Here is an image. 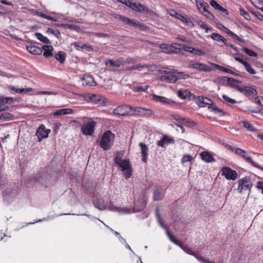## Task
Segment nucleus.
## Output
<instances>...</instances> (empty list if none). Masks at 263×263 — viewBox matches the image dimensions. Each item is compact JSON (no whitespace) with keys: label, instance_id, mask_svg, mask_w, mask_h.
<instances>
[{"label":"nucleus","instance_id":"obj_1","mask_svg":"<svg viewBox=\"0 0 263 263\" xmlns=\"http://www.w3.org/2000/svg\"><path fill=\"white\" fill-rule=\"evenodd\" d=\"M115 135L110 130L105 132L100 141V146L104 151H107L112 146L115 140Z\"/></svg>","mask_w":263,"mask_h":263},{"label":"nucleus","instance_id":"obj_2","mask_svg":"<svg viewBox=\"0 0 263 263\" xmlns=\"http://www.w3.org/2000/svg\"><path fill=\"white\" fill-rule=\"evenodd\" d=\"M196 103L200 107H208L213 111L222 112V109L218 108L210 99L203 96H198Z\"/></svg>","mask_w":263,"mask_h":263},{"label":"nucleus","instance_id":"obj_3","mask_svg":"<svg viewBox=\"0 0 263 263\" xmlns=\"http://www.w3.org/2000/svg\"><path fill=\"white\" fill-rule=\"evenodd\" d=\"M118 2L121 3L127 7L131 8L132 10L137 12H142L145 11L147 14H151L152 11L146 7L145 6L142 5L141 3L134 2L130 0H117Z\"/></svg>","mask_w":263,"mask_h":263},{"label":"nucleus","instance_id":"obj_4","mask_svg":"<svg viewBox=\"0 0 263 263\" xmlns=\"http://www.w3.org/2000/svg\"><path fill=\"white\" fill-rule=\"evenodd\" d=\"M238 186L237 191L239 193L242 194L246 191L250 192L253 183L250 179L247 177H243L238 180Z\"/></svg>","mask_w":263,"mask_h":263},{"label":"nucleus","instance_id":"obj_5","mask_svg":"<svg viewBox=\"0 0 263 263\" xmlns=\"http://www.w3.org/2000/svg\"><path fill=\"white\" fill-rule=\"evenodd\" d=\"M136 111L137 110L135 108H133L128 105H122L115 108L113 113L119 116H124L133 115Z\"/></svg>","mask_w":263,"mask_h":263},{"label":"nucleus","instance_id":"obj_6","mask_svg":"<svg viewBox=\"0 0 263 263\" xmlns=\"http://www.w3.org/2000/svg\"><path fill=\"white\" fill-rule=\"evenodd\" d=\"M87 121L82 126L81 130L84 135L90 136L94 133L96 123L92 118H88Z\"/></svg>","mask_w":263,"mask_h":263},{"label":"nucleus","instance_id":"obj_7","mask_svg":"<svg viewBox=\"0 0 263 263\" xmlns=\"http://www.w3.org/2000/svg\"><path fill=\"white\" fill-rule=\"evenodd\" d=\"M118 165L121 168L122 171L124 172L125 178L126 179L129 178L132 176L133 170L129 159L122 160Z\"/></svg>","mask_w":263,"mask_h":263},{"label":"nucleus","instance_id":"obj_8","mask_svg":"<svg viewBox=\"0 0 263 263\" xmlns=\"http://www.w3.org/2000/svg\"><path fill=\"white\" fill-rule=\"evenodd\" d=\"M239 92L250 100H252L257 94L255 86H241Z\"/></svg>","mask_w":263,"mask_h":263},{"label":"nucleus","instance_id":"obj_9","mask_svg":"<svg viewBox=\"0 0 263 263\" xmlns=\"http://www.w3.org/2000/svg\"><path fill=\"white\" fill-rule=\"evenodd\" d=\"M162 73L165 74L159 77V80L167 83H175L179 79L181 78L176 76L173 72L166 70H163Z\"/></svg>","mask_w":263,"mask_h":263},{"label":"nucleus","instance_id":"obj_10","mask_svg":"<svg viewBox=\"0 0 263 263\" xmlns=\"http://www.w3.org/2000/svg\"><path fill=\"white\" fill-rule=\"evenodd\" d=\"M188 67L189 68L196 69L199 71H210L212 70L211 67L194 60H191L189 62Z\"/></svg>","mask_w":263,"mask_h":263},{"label":"nucleus","instance_id":"obj_11","mask_svg":"<svg viewBox=\"0 0 263 263\" xmlns=\"http://www.w3.org/2000/svg\"><path fill=\"white\" fill-rule=\"evenodd\" d=\"M221 171V175L224 176L227 180H235L237 178V172L229 167H223Z\"/></svg>","mask_w":263,"mask_h":263},{"label":"nucleus","instance_id":"obj_12","mask_svg":"<svg viewBox=\"0 0 263 263\" xmlns=\"http://www.w3.org/2000/svg\"><path fill=\"white\" fill-rule=\"evenodd\" d=\"M235 154L242 158L247 162L250 163L253 166L258 167L257 164L253 161L251 157L249 156L248 153L245 150L240 148H237L235 149Z\"/></svg>","mask_w":263,"mask_h":263},{"label":"nucleus","instance_id":"obj_13","mask_svg":"<svg viewBox=\"0 0 263 263\" xmlns=\"http://www.w3.org/2000/svg\"><path fill=\"white\" fill-rule=\"evenodd\" d=\"M175 143V140L173 137L164 135L160 140L156 142L157 146L162 148H165L166 145L172 144Z\"/></svg>","mask_w":263,"mask_h":263},{"label":"nucleus","instance_id":"obj_14","mask_svg":"<svg viewBox=\"0 0 263 263\" xmlns=\"http://www.w3.org/2000/svg\"><path fill=\"white\" fill-rule=\"evenodd\" d=\"M147 204V198L145 196L134 202V210L137 212L143 211Z\"/></svg>","mask_w":263,"mask_h":263},{"label":"nucleus","instance_id":"obj_15","mask_svg":"<svg viewBox=\"0 0 263 263\" xmlns=\"http://www.w3.org/2000/svg\"><path fill=\"white\" fill-rule=\"evenodd\" d=\"M50 132L49 129H46L44 125L41 124L37 128L36 135L39 138V141H41L42 139L46 138Z\"/></svg>","mask_w":263,"mask_h":263},{"label":"nucleus","instance_id":"obj_16","mask_svg":"<svg viewBox=\"0 0 263 263\" xmlns=\"http://www.w3.org/2000/svg\"><path fill=\"white\" fill-rule=\"evenodd\" d=\"M221 80L227 81L226 86H230L233 88L236 89L238 91H239L241 86L237 84L236 83H240L241 81L236 80L232 78H229L227 77H223L221 78Z\"/></svg>","mask_w":263,"mask_h":263},{"label":"nucleus","instance_id":"obj_17","mask_svg":"<svg viewBox=\"0 0 263 263\" xmlns=\"http://www.w3.org/2000/svg\"><path fill=\"white\" fill-rule=\"evenodd\" d=\"M13 102V99L11 97H0V111L7 110L9 109L7 105Z\"/></svg>","mask_w":263,"mask_h":263},{"label":"nucleus","instance_id":"obj_18","mask_svg":"<svg viewBox=\"0 0 263 263\" xmlns=\"http://www.w3.org/2000/svg\"><path fill=\"white\" fill-rule=\"evenodd\" d=\"M202 160L206 163H211L215 162V160L212 154L208 151H203L199 154Z\"/></svg>","mask_w":263,"mask_h":263},{"label":"nucleus","instance_id":"obj_19","mask_svg":"<svg viewBox=\"0 0 263 263\" xmlns=\"http://www.w3.org/2000/svg\"><path fill=\"white\" fill-rule=\"evenodd\" d=\"M177 93L178 97L182 99H185L188 98L190 99L196 98L195 95L192 93L190 91H188L187 90L180 89L178 91Z\"/></svg>","mask_w":263,"mask_h":263},{"label":"nucleus","instance_id":"obj_20","mask_svg":"<svg viewBox=\"0 0 263 263\" xmlns=\"http://www.w3.org/2000/svg\"><path fill=\"white\" fill-rule=\"evenodd\" d=\"M139 146L141 149L142 160L143 162L146 163L147 160L148 148L145 144L142 142L139 143Z\"/></svg>","mask_w":263,"mask_h":263},{"label":"nucleus","instance_id":"obj_21","mask_svg":"<svg viewBox=\"0 0 263 263\" xmlns=\"http://www.w3.org/2000/svg\"><path fill=\"white\" fill-rule=\"evenodd\" d=\"M165 193V190L162 189H157L154 192L153 195V199L155 201H159L162 199Z\"/></svg>","mask_w":263,"mask_h":263},{"label":"nucleus","instance_id":"obj_22","mask_svg":"<svg viewBox=\"0 0 263 263\" xmlns=\"http://www.w3.org/2000/svg\"><path fill=\"white\" fill-rule=\"evenodd\" d=\"M27 50L29 53L34 55H40L43 52L41 48L34 45L27 46Z\"/></svg>","mask_w":263,"mask_h":263},{"label":"nucleus","instance_id":"obj_23","mask_svg":"<svg viewBox=\"0 0 263 263\" xmlns=\"http://www.w3.org/2000/svg\"><path fill=\"white\" fill-rule=\"evenodd\" d=\"M73 110L71 108H63L57 110L53 113L54 116H59L62 115H70L73 114Z\"/></svg>","mask_w":263,"mask_h":263},{"label":"nucleus","instance_id":"obj_24","mask_svg":"<svg viewBox=\"0 0 263 263\" xmlns=\"http://www.w3.org/2000/svg\"><path fill=\"white\" fill-rule=\"evenodd\" d=\"M9 89L11 91L17 93H26L31 92L32 90V89L31 88H17L15 86H10Z\"/></svg>","mask_w":263,"mask_h":263},{"label":"nucleus","instance_id":"obj_25","mask_svg":"<svg viewBox=\"0 0 263 263\" xmlns=\"http://www.w3.org/2000/svg\"><path fill=\"white\" fill-rule=\"evenodd\" d=\"M82 81L83 85H84L93 86L95 83L93 77L88 75L84 76L82 78Z\"/></svg>","mask_w":263,"mask_h":263},{"label":"nucleus","instance_id":"obj_26","mask_svg":"<svg viewBox=\"0 0 263 263\" xmlns=\"http://www.w3.org/2000/svg\"><path fill=\"white\" fill-rule=\"evenodd\" d=\"M112 16L114 18L120 20L121 22L127 25H129V24L132 23V19L122 16L119 14H112Z\"/></svg>","mask_w":263,"mask_h":263},{"label":"nucleus","instance_id":"obj_27","mask_svg":"<svg viewBox=\"0 0 263 263\" xmlns=\"http://www.w3.org/2000/svg\"><path fill=\"white\" fill-rule=\"evenodd\" d=\"M109 209L111 211L114 212H122L124 213H129L131 212V210L129 208L116 206L114 205H110Z\"/></svg>","mask_w":263,"mask_h":263},{"label":"nucleus","instance_id":"obj_28","mask_svg":"<svg viewBox=\"0 0 263 263\" xmlns=\"http://www.w3.org/2000/svg\"><path fill=\"white\" fill-rule=\"evenodd\" d=\"M239 124L242 125V126L248 131L255 132L256 130V128L247 121H240Z\"/></svg>","mask_w":263,"mask_h":263},{"label":"nucleus","instance_id":"obj_29","mask_svg":"<svg viewBox=\"0 0 263 263\" xmlns=\"http://www.w3.org/2000/svg\"><path fill=\"white\" fill-rule=\"evenodd\" d=\"M42 49L44 50L43 53V55L44 57L48 58L52 55V50L53 48L52 46L44 45L42 47Z\"/></svg>","mask_w":263,"mask_h":263},{"label":"nucleus","instance_id":"obj_30","mask_svg":"<svg viewBox=\"0 0 263 263\" xmlns=\"http://www.w3.org/2000/svg\"><path fill=\"white\" fill-rule=\"evenodd\" d=\"M129 26L134 27L135 28H138L140 29H141V30H146L148 28L145 25L141 24V23H140L138 21H134L132 19V23L129 24Z\"/></svg>","mask_w":263,"mask_h":263},{"label":"nucleus","instance_id":"obj_31","mask_svg":"<svg viewBox=\"0 0 263 263\" xmlns=\"http://www.w3.org/2000/svg\"><path fill=\"white\" fill-rule=\"evenodd\" d=\"M166 234L169 237L170 240L173 242L174 244L181 247L182 245V242L177 239L175 236H174L168 230H166Z\"/></svg>","mask_w":263,"mask_h":263},{"label":"nucleus","instance_id":"obj_32","mask_svg":"<svg viewBox=\"0 0 263 263\" xmlns=\"http://www.w3.org/2000/svg\"><path fill=\"white\" fill-rule=\"evenodd\" d=\"M181 45L179 43H173L171 45V49L170 50V54L172 53H179L181 50V47L178 46Z\"/></svg>","mask_w":263,"mask_h":263},{"label":"nucleus","instance_id":"obj_33","mask_svg":"<svg viewBox=\"0 0 263 263\" xmlns=\"http://www.w3.org/2000/svg\"><path fill=\"white\" fill-rule=\"evenodd\" d=\"M210 4L214 8L228 14V10L221 6L216 1L211 0Z\"/></svg>","mask_w":263,"mask_h":263},{"label":"nucleus","instance_id":"obj_34","mask_svg":"<svg viewBox=\"0 0 263 263\" xmlns=\"http://www.w3.org/2000/svg\"><path fill=\"white\" fill-rule=\"evenodd\" d=\"M54 58L61 64H63L65 61L66 54L63 51H59L57 54H55Z\"/></svg>","mask_w":263,"mask_h":263},{"label":"nucleus","instance_id":"obj_35","mask_svg":"<svg viewBox=\"0 0 263 263\" xmlns=\"http://www.w3.org/2000/svg\"><path fill=\"white\" fill-rule=\"evenodd\" d=\"M211 38L215 41L220 42L223 43V42L226 41V39L220 34L217 33H213L211 36Z\"/></svg>","mask_w":263,"mask_h":263},{"label":"nucleus","instance_id":"obj_36","mask_svg":"<svg viewBox=\"0 0 263 263\" xmlns=\"http://www.w3.org/2000/svg\"><path fill=\"white\" fill-rule=\"evenodd\" d=\"M106 65L109 64L111 66H113L117 67H119L121 65H123V63L119 60H116L115 61H114L112 60H109L106 62Z\"/></svg>","mask_w":263,"mask_h":263},{"label":"nucleus","instance_id":"obj_37","mask_svg":"<svg viewBox=\"0 0 263 263\" xmlns=\"http://www.w3.org/2000/svg\"><path fill=\"white\" fill-rule=\"evenodd\" d=\"M36 37L41 42L49 44L50 40L46 36H44L42 33L37 32L35 34Z\"/></svg>","mask_w":263,"mask_h":263},{"label":"nucleus","instance_id":"obj_38","mask_svg":"<svg viewBox=\"0 0 263 263\" xmlns=\"http://www.w3.org/2000/svg\"><path fill=\"white\" fill-rule=\"evenodd\" d=\"M215 66L217 68V69L218 70H221L222 71H223V72H227V73H229L232 74L234 75V76H238V74H237V73L235 72L234 71L231 70L230 69H228L227 68L224 67H223L222 66H220V65H217V64H215Z\"/></svg>","mask_w":263,"mask_h":263},{"label":"nucleus","instance_id":"obj_39","mask_svg":"<svg viewBox=\"0 0 263 263\" xmlns=\"http://www.w3.org/2000/svg\"><path fill=\"white\" fill-rule=\"evenodd\" d=\"M95 206L100 210H104L106 208V206L104 203V201L101 199H98L95 202Z\"/></svg>","mask_w":263,"mask_h":263},{"label":"nucleus","instance_id":"obj_40","mask_svg":"<svg viewBox=\"0 0 263 263\" xmlns=\"http://www.w3.org/2000/svg\"><path fill=\"white\" fill-rule=\"evenodd\" d=\"M246 70L249 73L254 74L256 73V71L252 68V66L246 61L243 64Z\"/></svg>","mask_w":263,"mask_h":263},{"label":"nucleus","instance_id":"obj_41","mask_svg":"<svg viewBox=\"0 0 263 263\" xmlns=\"http://www.w3.org/2000/svg\"><path fill=\"white\" fill-rule=\"evenodd\" d=\"M176 17L179 20H180L182 22L185 23L187 26H190V24H192L191 21L187 19L186 17L180 14L176 13Z\"/></svg>","mask_w":263,"mask_h":263},{"label":"nucleus","instance_id":"obj_42","mask_svg":"<svg viewBox=\"0 0 263 263\" xmlns=\"http://www.w3.org/2000/svg\"><path fill=\"white\" fill-rule=\"evenodd\" d=\"M226 32H227V34L230 35L234 39H235V40H237V41H239L240 42H241V43H243L244 42L243 40L240 39L237 35L235 34L234 32H233L231 30H230L229 29H227Z\"/></svg>","mask_w":263,"mask_h":263},{"label":"nucleus","instance_id":"obj_43","mask_svg":"<svg viewBox=\"0 0 263 263\" xmlns=\"http://www.w3.org/2000/svg\"><path fill=\"white\" fill-rule=\"evenodd\" d=\"M252 4L257 8L262 10L263 9V2L260 0H252Z\"/></svg>","mask_w":263,"mask_h":263},{"label":"nucleus","instance_id":"obj_44","mask_svg":"<svg viewBox=\"0 0 263 263\" xmlns=\"http://www.w3.org/2000/svg\"><path fill=\"white\" fill-rule=\"evenodd\" d=\"M239 12L241 15H242L245 19L247 20H251V16L249 14V13L247 11H246L243 8H239Z\"/></svg>","mask_w":263,"mask_h":263},{"label":"nucleus","instance_id":"obj_45","mask_svg":"<svg viewBox=\"0 0 263 263\" xmlns=\"http://www.w3.org/2000/svg\"><path fill=\"white\" fill-rule=\"evenodd\" d=\"M36 14L39 16H41L42 17H43L44 18L47 19L48 20H50V21H51L53 22L57 21V20L55 18H54L52 16L47 15L44 13H43L39 12V11L36 12Z\"/></svg>","mask_w":263,"mask_h":263},{"label":"nucleus","instance_id":"obj_46","mask_svg":"<svg viewBox=\"0 0 263 263\" xmlns=\"http://www.w3.org/2000/svg\"><path fill=\"white\" fill-rule=\"evenodd\" d=\"M243 55L240 53H237L234 55V58L236 61L239 62L243 65L245 63V61L243 59Z\"/></svg>","mask_w":263,"mask_h":263},{"label":"nucleus","instance_id":"obj_47","mask_svg":"<svg viewBox=\"0 0 263 263\" xmlns=\"http://www.w3.org/2000/svg\"><path fill=\"white\" fill-rule=\"evenodd\" d=\"M242 50L243 52H245L248 55L252 57H255L257 55V53L254 51L249 49L247 47H243Z\"/></svg>","mask_w":263,"mask_h":263},{"label":"nucleus","instance_id":"obj_48","mask_svg":"<svg viewBox=\"0 0 263 263\" xmlns=\"http://www.w3.org/2000/svg\"><path fill=\"white\" fill-rule=\"evenodd\" d=\"M194 159V158H193L192 156L190 155H184L183 156L182 159H181V162L182 163H184L187 162H192Z\"/></svg>","mask_w":263,"mask_h":263},{"label":"nucleus","instance_id":"obj_49","mask_svg":"<svg viewBox=\"0 0 263 263\" xmlns=\"http://www.w3.org/2000/svg\"><path fill=\"white\" fill-rule=\"evenodd\" d=\"M160 48L162 50L163 52L170 54L171 45L166 44H161L160 45Z\"/></svg>","mask_w":263,"mask_h":263},{"label":"nucleus","instance_id":"obj_50","mask_svg":"<svg viewBox=\"0 0 263 263\" xmlns=\"http://www.w3.org/2000/svg\"><path fill=\"white\" fill-rule=\"evenodd\" d=\"M47 32L53 34L55 35L57 37L59 38L61 36L60 32L59 30L56 29L54 30L52 28H48L47 29Z\"/></svg>","mask_w":263,"mask_h":263},{"label":"nucleus","instance_id":"obj_51","mask_svg":"<svg viewBox=\"0 0 263 263\" xmlns=\"http://www.w3.org/2000/svg\"><path fill=\"white\" fill-rule=\"evenodd\" d=\"M154 98L157 102H162L164 104L168 103V102L166 101V98L164 97H161L155 95L154 96Z\"/></svg>","mask_w":263,"mask_h":263},{"label":"nucleus","instance_id":"obj_52","mask_svg":"<svg viewBox=\"0 0 263 263\" xmlns=\"http://www.w3.org/2000/svg\"><path fill=\"white\" fill-rule=\"evenodd\" d=\"M139 109L138 110L139 112H142L145 115L152 116L154 114V111L151 109H145L141 108H139Z\"/></svg>","mask_w":263,"mask_h":263},{"label":"nucleus","instance_id":"obj_53","mask_svg":"<svg viewBox=\"0 0 263 263\" xmlns=\"http://www.w3.org/2000/svg\"><path fill=\"white\" fill-rule=\"evenodd\" d=\"M148 88V86H146L145 87L140 86L134 87V91L135 92H146Z\"/></svg>","mask_w":263,"mask_h":263},{"label":"nucleus","instance_id":"obj_54","mask_svg":"<svg viewBox=\"0 0 263 263\" xmlns=\"http://www.w3.org/2000/svg\"><path fill=\"white\" fill-rule=\"evenodd\" d=\"M178 46L181 47V50L182 49L185 51L189 52L192 53V49L193 48V47L183 44H181V45H178Z\"/></svg>","mask_w":263,"mask_h":263},{"label":"nucleus","instance_id":"obj_55","mask_svg":"<svg viewBox=\"0 0 263 263\" xmlns=\"http://www.w3.org/2000/svg\"><path fill=\"white\" fill-rule=\"evenodd\" d=\"M192 53H193L198 55H204L205 53L201 49L194 48L192 49Z\"/></svg>","mask_w":263,"mask_h":263},{"label":"nucleus","instance_id":"obj_56","mask_svg":"<svg viewBox=\"0 0 263 263\" xmlns=\"http://www.w3.org/2000/svg\"><path fill=\"white\" fill-rule=\"evenodd\" d=\"M122 155L120 152H118L116 153L115 158V162L116 164H119V163L122 161Z\"/></svg>","mask_w":263,"mask_h":263},{"label":"nucleus","instance_id":"obj_57","mask_svg":"<svg viewBox=\"0 0 263 263\" xmlns=\"http://www.w3.org/2000/svg\"><path fill=\"white\" fill-rule=\"evenodd\" d=\"M196 258H197L198 260L201 261L202 263H206L207 261V259H205L204 257L202 256L201 255L196 254L195 253L194 255H193Z\"/></svg>","mask_w":263,"mask_h":263},{"label":"nucleus","instance_id":"obj_58","mask_svg":"<svg viewBox=\"0 0 263 263\" xmlns=\"http://www.w3.org/2000/svg\"><path fill=\"white\" fill-rule=\"evenodd\" d=\"M222 98L225 101L230 103L231 104H235L236 103V101L234 99L230 98L226 95H223L222 96Z\"/></svg>","mask_w":263,"mask_h":263},{"label":"nucleus","instance_id":"obj_59","mask_svg":"<svg viewBox=\"0 0 263 263\" xmlns=\"http://www.w3.org/2000/svg\"><path fill=\"white\" fill-rule=\"evenodd\" d=\"M171 117L174 119L175 120L181 123L182 122L185 121L186 119L184 118H182L178 115H173Z\"/></svg>","mask_w":263,"mask_h":263},{"label":"nucleus","instance_id":"obj_60","mask_svg":"<svg viewBox=\"0 0 263 263\" xmlns=\"http://www.w3.org/2000/svg\"><path fill=\"white\" fill-rule=\"evenodd\" d=\"M197 5L199 7V9H202V10L203 12H209L206 9V5H208V4L206 3H204V4L202 3H197Z\"/></svg>","mask_w":263,"mask_h":263},{"label":"nucleus","instance_id":"obj_61","mask_svg":"<svg viewBox=\"0 0 263 263\" xmlns=\"http://www.w3.org/2000/svg\"><path fill=\"white\" fill-rule=\"evenodd\" d=\"M187 254L193 255L195 254V252H193L190 248H189L187 246H183L182 245L180 247Z\"/></svg>","mask_w":263,"mask_h":263},{"label":"nucleus","instance_id":"obj_62","mask_svg":"<svg viewBox=\"0 0 263 263\" xmlns=\"http://www.w3.org/2000/svg\"><path fill=\"white\" fill-rule=\"evenodd\" d=\"M199 26L201 28L204 29L206 32H208V31H212L213 29L212 28L209 27L206 24L202 23L201 24H199Z\"/></svg>","mask_w":263,"mask_h":263},{"label":"nucleus","instance_id":"obj_63","mask_svg":"<svg viewBox=\"0 0 263 263\" xmlns=\"http://www.w3.org/2000/svg\"><path fill=\"white\" fill-rule=\"evenodd\" d=\"M55 26L57 27H67L69 29L74 28L75 27V25H70V24H56Z\"/></svg>","mask_w":263,"mask_h":263},{"label":"nucleus","instance_id":"obj_64","mask_svg":"<svg viewBox=\"0 0 263 263\" xmlns=\"http://www.w3.org/2000/svg\"><path fill=\"white\" fill-rule=\"evenodd\" d=\"M256 187L258 190H261V193L263 194V181H258Z\"/></svg>","mask_w":263,"mask_h":263}]
</instances>
